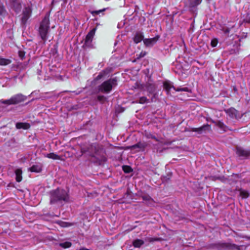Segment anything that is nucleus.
<instances>
[{"mask_svg":"<svg viewBox=\"0 0 250 250\" xmlns=\"http://www.w3.org/2000/svg\"><path fill=\"white\" fill-rule=\"evenodd\" d=\"M44 156L45 157H47L49 159H52L53 160H60L61 159L60 156L54 153L44 154Z\"/></svg>","mask_w":250,"mask_h":250,"instance_id":"412c9836","label":"nucleus"},{"mask_svg":"<svg viewBox=\"0 0 250 250\" xmlns=\"http://www.w3.org/2000/svg\"><path fill=\"white\" fill-rule=\"evenodd\" d=\"M146 88L150 93H153L156 89V85L152 83L148 82L146 84Z\"/></svg>","mask_w":250,"mask_h":250,"instance_id":"f3484780","label":"nucleus"},{"mask_svg":"<svg viewBox=\"0 0 250 250\" xmlns=\"http://www.w3.org/2000/svg\"><path fill=\"white\" fill-rule=\"evenodd\" d=\"M18 6H19V7L18 8L17 10H16L17 11H20V10L21 9V5H19Z\"/></svg>","mask_w":250,"mask_h":250,"instance_id":"58836bf2","label":"nucleus"},{"mask_svg":"<svg viewBox=\"0 0 250 250\" xmlns=\"http://www.w3.org/2000/svg\"><path fill=\"white\" fill-rule=\"evenodd\" d=\"M24 53L22 51H19V56L21 58H22L24 56Z\"/></svg>","mask_w":250,"mask_h":250,"instance_id":"e433bc0d","label":"nucleus"},{"mask_svg":"<svg viewBox=\"0 0 250 250\" xmlns=\"http://www.w3.org/2000/svg\"><path fill=\"white\" fill-rule=\"evenodd\" d=\"M164 87L167 91V94L169 93L170 89L173 88L176 91H186V92H189L190 90L188 87H183V88H176L173 85H172L169 82H166L164 83Z\"/></svg>","mask_w":250,"mask_h":250,"instance_id":"6e6552de","label":"nucleus"},{"mask_svg":"<svg viewBox=\"0 0 250 250\" xmlns=\"http://www.w3.org/2000/svg\"><path fill=\"white\" fill-rule=\"evenodd\" d=\"M81 152L82 154L88 152L89 156L95 157L100 162H104L106 160L103 150H97L95 146L93 145L90 146L87 149L82 148Z\"/></svg>","mask_w":250,"mask_h":250,"instance_id":"f03ea898","label":"nucleus"},{"mask_svg":"<svg viewBox=\"0 0 250 250\" xmlns=\"http://www.w3.org/2000/svg\"><path fill=\"white\" fill-rule=\"evenodd\" d=\"M212 123L213 124H214L215 125L217 126L221 129H224L225 125L223 124V123L221 121H213Z\"/></svg>","mask_w":250,"mask_h":250,"instance_id":"393cba45","label":"nucleus"},{"mask_svg":"<svg viewBox=\"0 0 250 250\" xmlns=\"http://www.w3.org/2000/svg\"><path fill=\"white\" fill-rule=\"evenodd\" d=\"M147 241H148L149 242H154L155 241H157L158 239L157 238H147L146 239Z\"/></svg>","mask_w":250,"mask_h":250,"instance_id":"72a5a7b5","label":"nucleus"},{"mask_svg":"<svg viewBox=\"0 0 250 250\" xmlns=\"http://www.w3.org/2000/svg\"><path fill=\"white\" fill-rule=\"evenodd\" d=\"M95 31L96 28H94L87 34L84 40V44L83 46V48L92 47V42L95 35Z\"/></svg>","mask_w":250,"mask_h":250,"instance_id":"423d86ee","label":"nucleus"},{"mask_svg":"<svg viewBox=\"0 0 250 250\" xmlns=\"http://www.w3.org/2000/svg\"><path fill=\"white\" fill-rule=\"evenodd\" d=\"M149 99H147L146 97H142L140 98L139 101L135 102L136 103H140L141 104H143L145 103H149Z\"/></svg>","mask_w":250,"mask_h":250,"instance_id":"a878e982","label":"nucleus"},{"mask_svg":"<svg viewBox=\"0 0 250 250\" xmlns=\"http://www.w3.org/2000/svg\"><path fill=\"white\" fill-rule=\"evenodd\" d=\"M104 9H103V10H98V11H93L91 12V13L94 15L95 14H99L100 13H101L103 11H104Z\"/></svg>","mask_w":250,"mask_h":250,"instance_id":"c9c22d12","label":"nucleus"},{"mask_svg":"<svg viewBox=\"0 0 250 250\" xmlns=\"http://www.w3.org/2000/svg\"><path fill=\"white\" fill-rule=\"evenodd\" d=\"M67 224V223H66L62 222V224H61V226L63 227H66L68 226Z\"/></svg>","mask_w":250,"mask_h":250,"instance_id":"4c0bfd02","label":"nucleus"},{"mask_svg":"<svg viewBox=\"0 0 250 250\" xmlns=\"http://www.w3.org/2000/svg\"><path fill=\"white\" fill-rule=\"evenodd\" d=\"M26 99V96L21 94H19L12 97L11 98V101H12V103L13 104H16L24 101Z\"/></svg>","mask_w":250,"mask_h":250,"instance_id":"1a4fd4ad","label":"nucleus"},{"mask_svg":"<svg viewBox=\"0 0 250 250\" xmlns=\"http://www.w3.org/2000/svg\"><path fill=\"white\" fill-rule=\"evenodd\" d=\"M199 134H201L205 132L207 130L210 129V125L208 124L204 125L199 127Z\"/></svg>","mask_w":250,"mask_h":250,"instance_id":"4be33fe9","label":"nucleus"},{"mask_svg":"<svg viewBox=\"0 0 250 250\" xmlns=\"http://www.w3.org/2000/svg\"><path fill=\"white\" fill-rule=\"evenodd\" d=\"M0 102L2 104H6L7 105L13 104L12 103V101H11V98L9 100H1L0 101Z\"/></svg>","mask_w":250,"mask_h":250,"instance_id":"c85d7f7f","label":"nucleus"},{"mask_svg":"<svg viewBox=\"0 0 250 250\" xmlns=\"http://www.w3.org/2000/svg\"><path fill=\"white\" fill-rule=\"evenodd\" d=\"M217 43H218V41L216 39H213L211 42V45L213 47L216 46Z\"/></svg>","mask_w":250,"mask_h":250,"instance_id":"7c9ffc66","label":"nucleus"},{"mask_svg":"<svg viewBox=\"0 0 250 250\" xmlns=\"http://www.w3.org/2000/svg\"><path fill=\"white\" fill-rule=\"evenodd\" d=\"M123 169L125 173H129L131 171V168L128 166H123Z\"/></svg>","mask_w":250,"mask_h":250,"instance_id":"c756f323","label":"nucleus"},{"mask_svg":"<svg viewBox=\"0 0 250 250\" xmlns=\"http://www.w3.org/2000/svg\"><path fill=\"white\" fill-rule=\"evenodd\" d=\"M159 38V37L157 36L152 38L146 39L143 40L144 43L146 46L151 47L156 43Z\"/></svg>","mask_w":250,"mask_h":250,"instance_id":"9b49d317","label":"nucleus"},{"mask_svg":"<svg viewBox=\"0 0 250 250\" xmlns=\"http://www.w3.org/2000/svg\"><path fill=\"white\" fill-rule=\"evenodd\" d=\"M147 145V144L145 142H139L134 145L129 146L128 148L131 150L138 149V151H143Z\"/></svg>","mask_w":250,"mask_h":250,"instance_id":"9d476101","label":"nucleus"},{"mask_svg":"<svg viewBox=\"0 0 250 250\" xmlns=\"http://www.w3.org/2000/svg\"><path fill=\"white\" fill-rule=\"evenodd\" d=\"M227 114L232 119L236 118L237 115V111L234 108H230L226 111Z\"/></svg>","mask_w":250,"mask_h":250,"instance_id":"4468645a","label":"nucleus"},{"mask_svg":"<svg viewBox=\"0 0 250 250\" xmlns=\"http://www.w3.org/2000/svg\"><path fill=\"white\" fill-rule=\"evenodd\" d=\"M11 63V61L10 60L0 57V65H6Z\"/></svg>","mask_w":250,"mask_h":250,"instance_id":"b1692460","label":"nucleus"},{"mask_svg":"<svg viewBox=\"0 0 250 250\" xmlns=\"http://www.w3.org/2000/svg\"><path fill=\"white\" fill-rule=\"evenodd\" d=\"M97 98L98 101L101 102L104 101L106 99L104 96H98Z\"/></svg>","mask_w":250,"mask_h":250,"instance_id":"2f4dec72","label":"nucleus"},{"mask_svg":"<svg viewBox=\"0 0 250 250\" xmlns=\"http://www.w3.org/2000/svg\"><path fill=\"white\" fill-rule=\"evenodd\" d=\"M50 203L54 204L58 202L63 201L67 202L68 200V195L67 192L62 189H57L50 192Z\"/></svg>","mask_w":250,"mask_h":250,"instance_id":"f257e3e1","label":"nucleus"},{"mask_svg":"<svg viewBox=\"0 0 250 250\" xmlns=\"http://www.w3.org/2000/svg\"><path fill=\"white\" fill-rule=\"evenodd\" d=\"M144 244V241L141 239H136L133 242V245L136 248H140Z\"/></svg>","mask_w":250,"mask_h":250,"instance_id":"5701e85b","label":"nucleus"},{"mask_svg":"<svg viewBox=\"0 0 250 250\" xmlns=\"http://www.w3.org/2000/svg\"><path fill=\"white\" fill-rule=\"evenodd\" d=\"M28 170L32 172L39 173L42 171V166L39 165H33L29 167Z\"/></svg>","mask_w":250,"mask_h":250,"instance_id":"dca6fc26","label":"nucleus"},{"mask_svg":"<svg viewBox=\"0 0 250 250\" xmlns=\"http://www.w3.org/2000/svg\"><path fill=\"white\" fill-rule=\"evenodd\" d=\"M133 40H134V42L136 43H138L141 42L142 40H144V36L142 33L138 32L135 35V36L133 38Z\"/></svg>","mask_w":250,"mask_h":250,"instance_id":"a211bd4d","label":"nucleus"},{"mask_svg":"<svg viewBox=\"0 0 250 250\" xmlns=\"http://www.w3.org/2000/svg\"><path fill=\"white\" fill-rule=\"evenodd\" d=\"M141 197H142V198L143 199V200L146 202H149L150 201L152 200L151 197L150 196H149L148 195H146V194L143 195H142Z\"/></svg>","mask_w":250,"mask_h":250,"instance_id":"cd10ccee","label":"nucleus"},{"mask_svg":"<svg viewBox=\"0 0 250 250\" xmlns=\"http://www.w3.org/2000/svg\"><path fill=\"white\" fill-rule=\"evenodd\" d=\"M22 170L21 169H17L15 170L16 180L18 182H20L22 179Z\"/></svg>","mask_w":250,"mask_h":250,"instance_id":"aec40b11","label":"nucleus"},{"mask_svg":"<svg viewBox=\"0 0 250 250\" xmlns=\"http://www.w3.org/2000/svg\"><path fill=\"white\" fill-rule=\"evenodd\" d=\"M199 127L195 128V127H192L190 129V131L192 132H197L199 134Z\"/></svg>","mask_w":250,"mask_h":250,"instance_id":"473e14b6","label":"nucleus"},{"mask_svg":"<svg viewBox=\"0 0 250 250\" xmlns=\"http://www.w3.org/2000/svg\"><path fill=\"white\" fill-rule=\"evenodd\" d=\"M31 10L29 7H26L22 13V17L21 18V22L22 24H25L30 16Z\"/></svg>","mask_w":250,"mask_h":250,"instance_id":"f8f14e48","label":"nucleus"},{"mask_svg":"<svg viewBox=\"0 0 250 250\" xmlns=\"http://www.w3.org/2000/svg\"><path fill=\"white\" fill-rule=\"evenodd\" d=\"M117 85V80L116 78L110 79L104 82L99 87L100 91L103 93H109L112 87Z\"/></svg>","mask_w":250,"mask_h":250,"instance_id":"20e7f679","label":"nucleus"},{"mask_svg":"<svg viewBox=\"0 0 250 250\" xmlns=\"http://www.w3.org/2000/svg\"><path fill=\"white\" fill-rule=\"evenodd\" d=\"M16 126L17 129L22 128L24 129H27L30 127V125L27 123H18L16 124Z\"/></svg>","mask_w":250,"mask_h":250,"instance_id":"6ab92c4d","label":"nucleus"},{"mask_svg":"<svg viewBox=\"0 0 250 250\" xmlns=\"http://www.w3.org/2000/svg\"><path fill=\"white\" fill-rule=\"evenodd\" d=\"M236 153L238 156L243 159H247L250 156V150L245 149L242 147L237 146Z\"/></svg>","mask_w":250,"mask_h":250,"instance_id":"0eeeda50","label":"nucleus"},{"mask_svg":"<svg viewBox=\"0 0 250 250\" xmlns=\"http://www.w3.org/2000/svg\"><path fill=\"white\" fill-rule=\"evenodd\" d=\"M202 0H186V5L189 7H194L201 3Z\"/></svg>","mask_w":250,"mask_h":250,"instance_id":"ddd939ff","label":"nucleus"},{"mask_svg":"<svg viewBox=\"0 0 250 250\" xmlns=\"http://www.w3.org/2000/svg\"><path fill=\"white\" fill-rule=\"evenodd\" d=\"M237 191L239 193V196L242 198V199H245L247 198L250 196V193L248 192V191L243 189L242 188H239L237 190Z\"/></svg>","mask_w":250,"mask_h":250,"instance_id":"2eb2a0df","label":"nucleus"},{"mask_svg":"<svg viewBox=\"0 0 250 250\" xmlns=\"http://www.w3.org/2000/svg\"><path fill=\"white\" fill-rule=\"evenodd\" d=\"M146 52H141L140 53V54H139V56L137 57L138 59H139V58H143L146 55Z\"/></svg>","mask_w":250,"mask_h":250,"instance_id":"f704fd0d","label":"nucleus"},{"mask_svg":"<svg viewBox=\"0 0 250 250\" xmlns=\"http://www.w3.org/2000/svg\"><path fill=\"white\" fill-rule=\"evenodd\" d=\"M49 29V15H46L42 21L39 29V32L41 38L43 41L47 39V34Z\"/></svg>","mask_w":250,"mask_h":250,"instance_id":"7ed1b4c3","label":"nucleus"},{"mask_svg":"<svg viewBox=\"0 0 250 250\" xmlns=\"http://www.w3.org/2000/svg\"><path fill=\"white\" fill-rule=\"evenodd\" d=\"M216 248L219 250H243L244 246H239L231 243H218L216 245Z\"/></svg>","mask_w":250,"mask_h":250,"instance_id":"39448f33","label":"nucleus"},{"mask_svg":"<svg viewBox=\"0 0 250 250\" xmlns=\"http://www.w3.org/2000/svg\"><path fill=\"white\" fill-rule=\"evenodd\" d=\"M60 246L63 248H68L71 246L72 244L69 242H65L64 243H61L59 244Z\"/></svg>","mask_w":250,"mask_h":250,"instance_id":"bb28decb","label":"nucleus"}]
</instances>
